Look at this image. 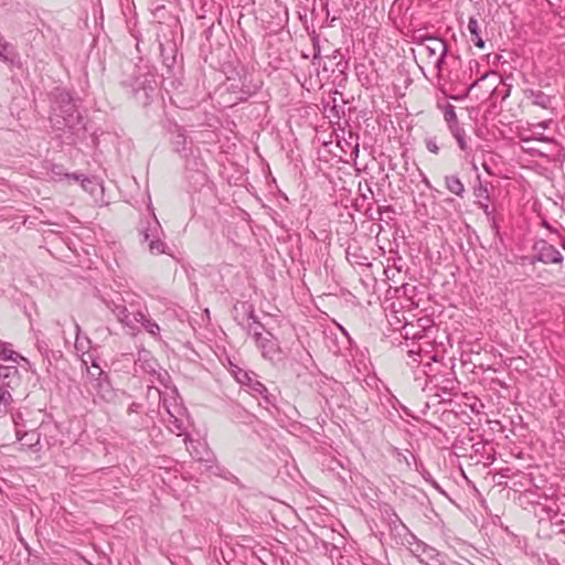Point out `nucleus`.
Segmentation results:
<instances>
[{
	"instance_id": "1",
	"label": "nucleus",
	"mask_w": 565,
	"mask_h": 565,
	"mask_svg": "<svg viewBox=\"0 0 565 565\" xmlns=\"http://www.w3.org/2000/svg\"><path fill=\"white\" fill-rule=\"evenodd\" d=\"M55 104L53 116L51 117L53 127L62 129L63 127L74 126L78 116L70 94L66 92L58 93Z\"/></svg>"
},
{
	"instance_id": "2",
	"label": "nucleus",
	"mask_w": 565,
	"mask_h": 565,
	"mask_svg": "<svg viewBox=\"0 0 565 565\" xmlns=\"http://www.w3.org/2000/svg\"><path fill=\"white\" fill-rule=\"evenodd\" d=\"M161 226L156 216L153 221L140 230L141 244H147V249L152 255H161L166 253L167 245L160 238Z\"/></svg>"
},
{
	"instance_id": "3",
	"label": "nucleus",
	"mask_w": 565,
	"mask_h": 565,
	"mask_svg": "<svg viewBox=\"0 0 565 565\" xmlns=\"http://www.w3.org/2000/svg\"><path fill=\"white\" fill-rule=\"evenodd\" d=\"M419 54L426 56L433 64H439L446 53L447 47L443 40L438 38H427L419 44Z\"/></svg>"
},
{
	"instance_id": "4",
	"label": "nucleus",
	"mask_w": 565,
	"mask_h": 565,
	"mask_svg": "<svg viewBox=\"0 0 565 565\" xmlns=\"http://www.w3.org/2000/svg\"><path fill=\"white\" fill-rule=\"evenodd\" d=\"M536 258L545 264H559L563 256L553 245L546 242H540L535 246Z\"/></svg>"
},
{
	"instance_id": "5",
	"label": "nucleus",
	"mask_w": 565,
	"mask_h": 565,
	"mask_svg": "<svg viewBox=\"0 0 565 565\" xmlns=\"http://www.w3.org/2000/svg\"><path fill=\"white\" fill-rule=\"evenodd\" d=\"M21 414L13 415L11 418L12 424L15 426V439L23 441L22 446L32 448L40 444V434L35 430L22 433L20 429Z\"/></svg>"
},
{
	"instance_id": "6",
	"label": "nucleus",
	"mask_w": 565,
	"mask_h": 565,
	"mask_svg": "<svg viewBox=\"0 0 565 565\" xmlns=\"http://www.w3.org/2000/svg\"><path fill=\"white\" fill-rule=\"evenodd\" d=\"M256 342L258 348L262 350L264 358L274 359L278 353V344L270 333H258L256 335Z\"/></svg>"
},
{
	"instance_id": "7",
	"label": "nucleus",
	"mask_w": 565,
	"mask_h": 565,
	"mask_svg": "<svg viewBox=\"0 0 565 565\" xmlns=\"http://www.w3.org/2000/svg\"><path fill=\"white\" fill-rule=\"evenodd\" d=\"M0 379L8 387L14 388L19 383V371L12 365H0Z\"/></svg>"
},
{
	"instance_id": "8",
	"label": "nucleus",
	"mask_w": 565,
	"mask_h": 565,
	"mask_svg": "<svg viewBox=\"0 0 565 565\" xmlns=\"http://www.w3.org/2000/svg\"><path fill=\"white\" fill-rule=\"evenodd\" d=\"M0 360L2 361H11V362H18L23 361L26 364H29L28 359L22 356L21 354L17 353L12 350V345L8 342L0 340Z\"/></svg>"
},
{
	"instance_id": "9",
	"label": "nucleus",
	"mask_w": 565,
	"mask_h": 565,
	"mask_svg": "<svg viewBox=\"0 0 565 565\" xmlns=\"http://www.w3.org/2000/svg\"><path fill=\"white\" fill-rule=\"evenodd\" d=\"M64 175L68 180H74L76 182H81V186L83 188V190H85L87 192L94 193L95 191H97L100 188L98 182L90 180L88 178H84L83 175H79V174H64Z\"/></svg>"
},
{
	"instance_id": "10",
	"label": "nucleus",
	"mask_w": 565,
	"mask_h": 565,
	"mask_svg": "<svg viewBox=\"0 0 565 565\" xmlns=\"http://www.w3.org/2000/svg\"><path fill=\"white\" fill-rule=\"evenodd\" d=\"M108 307L111 309V311L116 315L117 319L126 327H128L130 330H135L136 327L132 323V320L130 319V315L127 311V308L120 305H115L111 307L108 305Z\"/></svg>"
},
{
	"instance_id": "11",
	"label": "nucleus",
	"mask_w": 565,
	"mask_h": 565,
	"mask_svg": "<svg viewBox=\"0 0 565 565\" xmlns=\"http://www.w3.org/2000/svg\"><path fill=\"white\" fill-rule=\"evenodd\" d=\"M446 186L451 193L456 195H461L465 190L463 184L457 177H447Z\"/></svg>"
},
{
	"instance_id": "12",
	"label": "nucleus",
	"mask_w": 565,
	"mask_h": 565,
	"mask_svg": "<svg viewBox=\"0 0 565 565\" xmlns=\"http://www.w3.org/2000/svg\"><path fill=\"white\" fill-rule=\"evenodd\" d=\"M136 320L140 322V326H142L150 334L158 335L160 328L156 322L147 319L145 315H139V318L136 317Z\"/></svg>"
},
{
	"instance_id": "13",
	"label": "nucleus",
	"mask_w": 565,
	"mask_h": 565,
	"mask_svg": "<svg viewBox=\"0 0 565 565\" xmlns=\"http://www.w3.org/2000/svg\"><path fill=\"white\" fill-rule=\"evenodd\" d=\"M17 54L9 43H0V58L4 62L12 63Z\"/></svg>"
},
{
	"instance_id": "14",
	"label": "nucleus",
	"mask_w": 565,
	"mask_h": 565,
	"mask_svg": "<svg viewBox=\"0 0 565 565\" xmlns=\"http://www.w3.org/2000/svg\"><path fill=\"white\" fill-rule=\"evenodd\" d=\"M13 426V436L7 431L4 428H0V445L4 446V445H9L11 443H14V441H18L15 439V426L12 424Z\"/></svg>"
},
{
	"instance_id": "15",
	"label": "nucleus",
	"mask_w": 565,
	"mask_h": 565,
	"mask_svg": "<svg viewBox=\"0 0 565 565\" xmlns=\"http://www.w3.org/2000/svg\"><path fill=\"white\" fill-rule=\"evenodd\" d=\"M454 136L458 142V146L461 150L466 151L467 148H468V143H467V140L465 138V134L463 131H461L460 129H455L454 131Z\"/></svg>"
},
{
	"instance_id": "16",
	"label": "nucleus",
	"mask_w": 565,
	"mask_h": 565,
	"mask_svg": "<svg viewBox=\"0 0 565 565\" xmlns=\"http://www.w3.org/2000/svg\"><path fill=\"white\" fill-rule=\"evenodd\" d=\"M468 30L472 36H478L480 34L479 23L476 19H469Z\"/></svg>"
},
{
	"instance_id": "17",
	"label": "nucleus",
	"mask_w": 565,
	"mask_h": 565,
	"mask_svg": "<svg viewBox=\"0 0 565 565\" xmlns=\"http://www.w3.org/2000/svg\"><path fill=\"white\" fill-rule=\"evenodd\" d=\"M11 393L8 390L0 386V402L3 403L4 405H8L11 403Z\"/></svg>"
},
{
	"instance_id": "18",
	"label": "nucleus",
	"mask_w": 565,
	"mask_h": 565,
	"mask_svg": "<svg viewBox=\"0 0 565 565\" xmlns=\"http://www.w3.org/2000/svg\"><path fill=\"white\" fill-rule=\"evenodd\" d=\"M456 118H457V116H456V111H455L454 106H449L445 110V119H446V121L451 122V121H455Z\"/></svg>"
},
{
	"instance_id": "19",
	"label": "nucleus",
	"mask_w": 565,
	"mask_h": 565,
	"mask_svg": "<svg viewBox=\"0 0 565 565\" xmlns=\"http://www.w3.org/2000/svg\"><path fill=\"white\" fill-rule=\"evenodd\" d=\"M426 147H427V149H428L430 152H433V153H437V152H438V146H437V145H436V142H435V141H433V140H428V141L426 142Z\"/></svg>"
},
{
	"instance_id": "20",
	"label": "nucleus",
	"mask_w": 565,
	"mask_h": 565,
	"mask_svg": "<svg viewBox=\"0 0 565 565\" xmlns=\"http://www.w3.org/2000/svg\"><path fill=\"white\" fill-rule=\"evenodd\" d=\"M139 315H142L141 312H137V313H134L132 316L130 315V319L132 320V323L135 324L136 329L135 330H131L132 332H137L139 331V324L140 322H138L136 320V317L139 318Z\"/></svg>"
},
{
	"instance_id": "21",
	"label": "nucleus",
	"mask_w": 565,
	"mask_h": 565,
	"mask_svg": "<svg viewBox=\"0 0 565 565\" xmlns=\"http://www.w3.org/2000/svg\"><path fill=\"white\" fill-rule=\"evenodd\" d=\"M472 41L475 42L476 46H478L479 49H483L484 47V42L481 39L480 34L478 36H473Z\"/></svg>"
},
{
	"instance_id": "22",
	"label": "nucleus",
	"mask_w": 565,
	"mask_h": 565,
	"mask_svg": "<svg viewBox=\"0 0 565 565\" xmlns=\"http://www.w3.org/2000/svg\"><path fill=\"white\" fill-rule=\"evenodd\" d=\"M62 175V172L58 167H55L52 169V178L55 179L56 177Z\"/></svg>"
},
{
	"instance_id": "23",
	"label": "nucleus",
	"mask_w": 565,
	"mask_h": 565,
	"mask_svg": "<svg viewBox=\"0 0 565 565\" xmlns=\"http://www.w3.org/2000/svg\"><path fill=\"white\" fill-rule=\"evenodd\" d=\"M259 386V388H256L258 392H262V390L264 388L263 384H257Z\"/></svg>"
},
{
	"instance_id": "24",
	"label": "nucleus",
	"mask_w": 565,
	"mask_h": 565,
	"mask_svg": "<svg viewBox=\"0 0 565 565\" xmlns=\"http://www.w3.org/2000/svg\"><path fill=\"white\" fill-rule=\"evenodd\" d=\"M564 248H565V245H564Z\"/></svg>"
}]
</instances>
